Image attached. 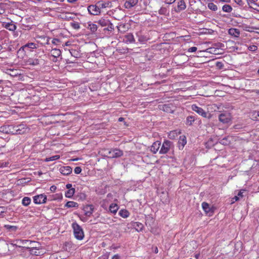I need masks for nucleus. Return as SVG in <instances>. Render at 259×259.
<instances>
[{"instance_id": "nucleus-1", "label": "nucleus", "mask_w": 259, "mask_h": 259, "mask_svg": "<svg viewBox=\"0 0 259 259\" xmlns=\"http://www.w3.org/2000/svg\"><path fill=\"white\" fill-rule=\"evenodd\" d=\"M218 114V119L221 123L227 124L231 122L232 116L229 111H219Z\"/></svg>"}, {"instance_id": "nucleus-2", "label": "nucleus", "mask_w": 259, "mask_h": 259, "mask_svg": "<svg viewBox=\"0 0 259 259\" xmlns=\"http://www.w3.org/2000/svg\"><path fill=\"white\" fill-rule=\"evenodd\" d=\"M72 227L75 238L79 240H82L84 237V232L82 228L76 222L72 224Z\"/></svg>"}, {"instance_id": "nucleus-3", "label": "nucleus", "mask_w": 259, "mask_h": 259, "mask_svg": "<svg viewBox=\"0 0 259 259\" xmlns=\"http://www.w3.org/2000/svg\"><path fill=\"white\" fill-rule=\"evenodd\" d=\"M191 109L193 111L196 112L203 117L207 118L208 119L211 118V115L210 113L205 112L202 108L198 107L196 104L192 105Z\"/></svg>"}, {"instance_id": "nucleus-4", "label": "nucleus", "mask_w": 259, "mask_h": 259, "mask_svg": "<svg viewBox=\"0 0 259 259\" xmlns=\"http://www.w3.org/2000/svg\"><path fill=\"white\" fill-rule=\"evenodd\" d=\"M123 152L119 149H111L108 150L107 156L109 158H116L122 156Z\"/></svg>"}, {"instance_id": "nucleus-5", "label": "nucleus", "mask_w": 259, "mask_h": 259, "mask_svg": "<svg viewBox=\"0 0 259 259\" xmlns=\"http://www.w3.org/2000/svg\"><path fill=\"white\" fill-rule=\"evenodd\" d=\"M27 128L26 125L20 124L18 125H14V135H22L26 133Z\"/></svg>"}, {"instance_id": "nucleus-6", "label": "nucleus", "mask_w": 259, "mask_h": 259, "mask_svg": "<svg viewBox=\"0 0 259 259\" xmlns=\"http://www.w3.org/2000/svg\"><path fill=\"white\" fill-rule=\"evenodd\" d=\"M23 244L25 245V247L30 249L34 248H39L40 244L36 241H32L28 240H24L22 241Z\"/></svg>"}, {"instance_id": "nucleus-7", "label": "nucleus", "mask_w": 259, "mask_h": 259, "mask_svg": "<svg viewBox=\"0 0 259 259\" xmlns=\"http://www.w3.org/2000/svg\"><path fill=\"white\" fill-rule=\"evenodd\" d=\"M14 125H4L0 127V132L6 134L14 135Z\"/></svg>"}, {"instance_id": "nucleus-8", "label": "nucleus", "mask_w": 259, "mask_h": 259, "mask_svg": "<svg viewBox=\"0 0 259 259\" xmlns=\"http://www.w3.org/2000/svg\"><path fill=\"white\" fill-rule=\"evenodd\" d=\"M171 142L168 140H165L163 143V144L159 151L160 154H166L169 150Z\"/></svg>"}, {"instance_id": "nucleus-9", "label": "nucleus", "mask_w": 259, "mask_h": 259, "mask_svg": "<svg viewBox=\"0 0 259 259\" xmlns=\"http://www.w3.org/2000/svg\"><path fill=\"white\" fill-rule=\"evenodd\" d=\"M47 200V196L45 194H40L33 197L34 203L39 204L45 203Z\"/></svg>"}, {"instance_id": "nucleus-10", "label": "nucleus", "mask_w": 259, "mask_h": 259, "mask_svg": "<svg viewBox=\"0 0 259 259\" xmlns=\"http://www.w3.org/2000/svg\"><path fill=\"white\" fill-rule=\"evenodd\" d=\"M37 46V44L33 43V42H30L24 45V46L22 47L18 51L17 53L18 54H20L21 53H23L24 52H25L26 50H28L29 49H36Z\"/></svg>"}, {"instance_id": "nucleus-11", "label": "nucleus", "mask_w": 259, "mask_h": 259, "mask_svg": "<svg viewBox=\"0 0 259 259\" xmlns=\"http://www.w3.org/2000/svg\"><path fill=\"white\" fill-rule=\"evenodd\" d=\"M89 13L93 15H97L100 13V8L98 5H90L88 7Z\"/></svg>"}, {"instance_id": "nucleus-12", "label": "nucleus", "mask_w": 259, "mask_h": 259, "mask_svg": "<svg viewBox=\"0 0 259 259\" xmlns=\"http://www.w3.org/2000/svg\"><path fill=\"white\" fill-rule=\"evenodd\" d=\"M139 0H126L124 4L125 8L130 9L135 7L138 4Z\"/></svg>"}, {"instance_id": "nucleus-13", "label": "nucleus", "mask_w": 259, "mask_h": 259, "mask_svg": "<svg viewBox=\"0 0 259 259\" xmlns=\"http://www.w3.org/2000/svg\"><path fill=\"white\" fill-rule=\"evenodd\" d=\"M94 206L93 205H87L83 207V211L84 212V214L86 216L90 217L94 210Z\"/></svg>"}, {"instance_id": "nucleus-14", "label": "nucleus", "mask_w": 259, "mask_h": 259, "mask_svg": "<svg viewBox=\"0 0 259 259\" xmlns=\"http://www.w3.org/2000/svg\"><path fill=\"white\" fill-rule=\"evenodd\" d=\"M176 63H178V66H181L187 61V57L184 55L177 56L175 58Z\"/></svg>"}, {"instance_id": "nucleus-15", "label": "nucleus", "mask_w": 259, "mask_h": 259, "mask_svg": "<svg viewBox=\"0 0 259 259\" xmlns=\"http://www.w3.org/2000/svg\"><path fill=\"white\" fill-rule=\"evenodd\" d=\"M202 207L203 210L206 213H212L213 212V210L212 208L210 207V205L208 203L205 202H203L202 203Z\"/></svg>"}, {"instance_id": "nucleus-16", "label": "nucleus", "mask_w": 259, "mask_h": 259, "mask_svg": "<svg viewBox=\"0 0 259 259\" xmlns=\"http://www.w3.org/2000/svg\"><path fill=\"white\" fill-rule=\"evenodd\" d=\"M72 168L69 166H62L60 168V172L63 175H69L72 172Z\"/></svg>"}, {"instance_id": "nucleus-17", "label": "nucleus", "mask_w": 259, "mask_h": 259, "mask_svg": "<svg viewBox=\"0 0 259 259\" xmlns=\"http://www.w3.org/2000/svg\"><path fill=\"white\" fill-rule=\"evenodd\" d=\"M161 145V143L159 141L154 142L151 146V151L153 153L155 154L159 150Z\"/></svg>"}, {"instance_id": "nucleus-18", "label": "nucleus", "mask_w": 259, "mask_h": 259, "mask_svg": "<svg viewBox=\"0 0 259 259\" xmlns=\"http://www.w3.org/2000/svg\"><path fill=\"white\" fill-rule=\"evenodd\" d=\"M186 8V5L184 0H181L178 3L177 9H176L177 12H180Z\"/></svg>"}, {"instance_id": "nucleus-19", "label": "nucleus", "mask_w": 259, "mask_h": 259, "mask_svg": "<svg viewBox=\"0 0 259 259\" xmlns=\"http://www.w3.org/2000/svg\"><path fill=\"white\" fill-rule=\"evenodd\" d=\"M228 33L232 36L238 37L239 36L240 32L239 29L232 28L229 29Z\"/></svg>"}, {"instance_id": "nucleus-20", "label": "nucleus", "mask_w": 259, "mask_h": 259, "mask_svg": "<svg viewBox=\"0 0 259 259\" xmlns=\"http://www.w3.org/2000/svg\"><path fill=\"white\" fill-rule=\"evenodd\" d=\"M136 36L138 38V41L140 42H145L148 39V37L144 35H143L142 32L140 31L136 33Z\"/></svg>"}, {"instance_id": "nucleus-21", "label": "nucleus", "mask_w": 259, "mask_h": 259, "mask_svg": "<svg viewBox=\"0 0 259 259\" xmlns=\"http://www.w3.org/2000/svg\"><path fill=\"white\" fill-rule=\"evenodd\" d=\"M124 41L126 42L133 43L135 41L134 35L132 33H128L124 36Z\"/></svg>"}, {"instance_id": "nucleus-22", "label": "nucleus", "mask_w": 259, "mask_h": 259, "mask_svg": "<svg viewBox=\"0 0 259 259\" xmlns=\"http://www.w3.org/2000/svg\"><path fill=\"white\" fill-rule=\"evenodd\" d=\"M21 23L22 25L25 27H29V23L32 22V18L30 17L22 18L21 20Z\"/></svg>"}, {"instance_id": "nucleus-23", "label": "nucleus", "mask_w": 259, "mask_h": 259, "mask_svg": "<svg viewBox=\"0 0 259 259\" xmlns=\"http://www.w3.org/2000/svg\"><path fill=\"white\" fill-rule=\"evenodd\" d=\"M27 63L28 65H32V66H36L37 65H39L40 64V60L38 59H31L29 58L27 61Z\"/></svg>"}, {"instance_id": "nucleus-24", "label": "nucleus", "mask_w": 259, "mask_h": 259, "mask_svg": "<svg viewBox=\"0 0 259 259\" xmlns=\"http://www.w3.org/2000/svg\"><path fill=\"white\" fill-rule=\"evenodd\" d=\"M133 226L138 232L142 231L144 228V225L139 222L134 223Z\"/></svg>"}, {"instance_id": "nucleus-25", "label": "nucleus", "mask_w": 259, "mask_h": 259, "mask_svg": "<svg viewBox=\"0 0 259 259\" xmlns=\"http://www.w3.org/2000/svg\"><path fill=\"white\" fill-rule=\"evenodd\" d=\"M111 4V3L109 1L108 2H103V1H99L97 3V5H98V7L100 9L105 8L106 7H108L109 5Z\"/></svg>"}, {"instance_id": "nucleus-26", "label": "nucleus", "mask_w": 259, "mask_h": 259, "mask_svg": "<svg viewBox=\"0 0 259 259\" xmlns=\"http://www.w3.org/2000/svg\"><path fill=\"white\" fill-rule=\"evenodd\" d=\"M118 30L120 32H124L128 29V26L126 24H121L117 26Z\"/></svg>"}, {"instance_id": "nucleus-27", "label": "nucleus", "mask_w": 259, "mask_h": 259, "mask_svg": "<svg viewBox=\"0 0 259 259\" xmlns=\"http://www.w3.org/2000/svg\"><path fill=\"white\" fill-rule=\"evenodd\" d=\"M51 53L53 57H54L55 58H57L61 55V52L59 49H53L51 50Z\"/></svg>"}, {"instance_id": "nucleus-28", "label": "nucleus", "mask_w": 259, "mask_h": 259, "mask_svg": "<svg viewBox=\"0 0 259 259\" xmlns=\"http://www.w3.org/2000/svg\"><path fill=\"white\" fill-rule=\"evenodd\" d=\"M195 120V117L192 115L188 116L186 118V124L187 125H191Z\"/></svg>"}, {"instance_id": "nucleus-29", "label": "nucleus", "mask_w": 259, "mask_h": 259, "mask_svg": "<svg viewBox=\"0 0 259 259\" xmlns=\"http://www.w3.org/2000/svg\"><path fill=\"white\" fill-rule=\"evenodd\" d=\"M87 28L90 29L93 33L95 32L97 30V26L96 24L89 22Z\"/></svg>"}, {"instance_id": "nucleus-30", "label": "nucleus", "mask_w": 259, "mask_h": 259, "mask_svg": "<svg viewBox=\"0 0 259 259\" xmlns=\"http://www.w3.org/2000/svg\"><path fill=\"white\" fill-rule=\"evenodd\" d=\"M118 209V205L115 203H112L109 206V210L110 211L113 213L115 214L117 211Z\"/></svg>"}, {"instance_id": "nucleus-31", "label": "nucleus", "mask_w": 259, "mask_h": 259, "mask_svg": "<svg viewBox=\"0 0 259 259\" xmlns=\"http://www.w3.org/2000/svg\"><path fill=\"white\" fill-rule=\"evenodd\" d=\"M78 204L74 201H68L65 205V206L67 208L78 207Z\"/></svg>"}, {"instance_id": "nucleus-32", "label": "nucleus", "mask_w": 259, "mask_h": 259, "mask_svg": "<svg viewBox=\"0 0 259 259\" xmlns=\"http://www.w3.org/2000/svg\"><path fill=\"white\" fill-rule=\"evenodd\" d=\"M186 138L185 136H181L179 141V148H180L181 146L183 148L184 146L186 144Z\"/></svg>"}, {"instance_id": "nucleus-33", "label": "nucleus", "mask_w": 259, "mask_h": 259, "mask_svg": "<svg viewBox=\"0 0 259 259\" xmlns=\"http://www.w3.org/2000/svg\"><path fill=\"white\" fill-rule=\"evenodd\" d=\"M129 212L126 209H121L119 212L120 216L123 218H126L129 215Z\"/></svg>"}, {"instance_id": "nucleus-34", "label": "nucleus", "mask_w": 259, "mask_h": 259, "mask_svg": "<svg viewBox=\"0 0 259 259\" xmlns=\"http://www.w3.org/2000/svg\"><path fill=\"white\" fill-rule=\"evenodd\" d=\"M234 2L239 6L242 8H246L247 7L246 0H234Z\"/></svg>"}, {"instance_id": "nucleus-35", "label": "nucleus", "mask_w": 259, "mask_h": 259, "mask_svg": "<svg viewBox=\"0 0 259 259\" xmlns=\"http://www.w3.org/2000/svg\"><path fill=\"white\" fill-rule=\"evenodd\" d=\"M4 228L10 231L15 232L18 228L17 226H12L9 225H5Z\"/></svg>"}, {"instance_id": "nucleus-36", "label": "nucleus", "mask_w": 259, "mask_h": 259, "mask_svg": "<svg viewBox=\"0 0 259 259\" xmlns=\"http://www.w3.org/2000/svg\"><path fill=\"white\" fill-rule=\"evenodd\" d=\"M5 28L10 31H14L16 29V26L12 23H8L5 25Z\"/></svg>"}, {"instance_id": "nucleus-37", "label": "nucleus", "mask_w": 259, "mask_h": 259, "mask_svg": "<svg viewBox=\"0 0 259 259\" xmlns=\"http://www.w3.org/2000/svg\"><path fill=\"white\" fill-rule=\"evenodd\" d=\"M31 202V199L28 197H24L22 201V204L25 206L30 204Z\"/></svg>"}, {"instance_id": "nucleus-38", "label": "nucleus", "mask_w": 259, "mask_h": 259, "mask_svg": "<svg viewBox=\"0 0 259 259\" xmlns=\"http://www.w3.org/2000/svg\"><path fill=\"white\" fill-rule=\"evenodd\" d=\"M74 193H75V189L74 188L70 189L67 191H66L65 192V195L67 198H71L73 195Z\"/></svg>"}, {"instance_id": "nucleus-39", "label": "nucleus", "mask_w": 259, "mask_h": 259, "mask_svg": "<svg viewBox=\"0 0 259 259\" xmlns=\"http://www.w3.org/2000/svg\"><path fill=\"white\" fill-rule=\"evenodd\" d=\"M168 11L166 7H162L158 10V13L160 15H166L167 14H168Z\"/></svg>"}, {"instance_id": "nucleus-40", "label": "nucleus", "mask_w": 259, "mask_h": 259, "mask_svg": "<svg viewBox=\"0 0 259 259\" xmlns=\"http://www.w3.org/2000/svg\"><path fill=\"white\" fill-rule=\"evenodd\" d=\"M222 10L225 12L230 13L232 11V8L229 5H225L223 6Z\"/></svg>"}, {"instance_id": "nucleus-41", "label": "nucleus", "mask_w": 259, "mask_h": 259, "mask_svg": "<svg viewBox=\"0 0 259 259\" xmlns=\"http://www.w3.org/2000/svg\"><path fill=\"white\" fill-rule=\"evenodd\" d=\"M59 158H60V155H56L52 156L50 157L47 158L45 159V161L47 162L51 161H54L57 159H58Z\"/></svg>"}, {"instance_id": "nucleus-42", "label": "nucleus", "mask_w": 259, "mask_h": 259, "mask_svg": "<svg viewBox=\"0 0 259 259\" xmlns=\"http://www.w3.org/2000/svg\"><path fill=\"white\" fill-rule=\"evenodd\" d=\"M208 8L213 11H216L218 9V7L216 5L212 3H209L208 4Z\"/></svg>"}, {"instance_id": "nucleus-43", "label": "nucleus", "mask_w": 259, "mask_h": 259, "mask_svg": "<svg viewBox=\"0 0 259 259\" xmlns=\"http://www.w3.org/2000/svg\"><path fill=\"white\" fill-rule=\"evenodd\" d=\"M109 20H105V19H101L99 21V23L102 26H107L109 24Z\"/></svg>"}, {"instance_id": "nucleus-44", "label": "nucleus", "mask_w": 259, "mask_h": 259, "mask_svg": "<svg viewBox=\"0 0 259 259\" xmlns=\"http://www.w3.org/2000/svg\"><path fill=\"white\" fill-rule=\"evenodd\" d=\"M252 117L254 120H259V111H253L252 113Z\"/></svg>"}, {"instance_id": "nucleus-45", "label": "nucleus", "mask_w": 259, "mask_h": 259, "mask_svg": "<svg viewBox=\"0 0 259 259\" xmlns=\"http://www.w3.org/2000/svg\"><path fill=\"white\" fill-rule=\"evenodd\" d=\"M70 25L74 29H78L80 28V25L77 22H72L70 23Z\"/></svg>"}, {"instance_id": "nucleus-46", "label": "nucleus", "mask_w": 259, "mask_h": 259, "mask_svg": "<svg viewBox=\"0 0 259 259\" xmlns=\"http://www.w3.org/2000/svg\"><path fill=\"white\" fill-rule=\"evenodd\" d=\"M38 248H34L33 249H30V253L32 254L38 255V254L39 253V252L38 251Z\"/></svg>"}, {"instance_id": "nucleus-47", "label": "nucleus", "mask_w": 259, "mask_h": 259, "mask_svg": "<svg viewBox=\"0 0 259 259\" xmlns=\"http://www.w3.org/2000/svg\"><path fill=\"white\" fill-rule=\"evenodd\" d=\"M257 0H246V5L249 6L250 8H252V6H250L251 4L256 5L255 2Z\"/></svg>"}, {"instance_id": "nucleus-48", "label": "nucleus", "mask_w": 259, "mask_h": 259, "mask_svg": "<svg viewBox=\"0 0 259 259\" xmlns=\"http://www.w3.org/2000/svg\"><path fill=\"white\" fill-rule=\"evenodd\" d=\"M107 26H108L107 30L108 31H112L114 29L113 24L111 23L110 21H109V24Z\"/></svg>"}, {"instance_id": "nucleus-49", "label": "nucleus", "mask_w": 259, "mask_h": 259, "mask_svg": "<svg viewBox=\"0 0 259 259\" xmlns=\"http://www.w3.org/2000/svg\"><path fill=\"white\" fill-rule=\"evenodd\" d=\"M163 110L165 112H170L171 110L168 105H164L163 106Z\"/></svg>"}, {"instance_id": "nucleus-50", "label": "nucleus", "mask_w": 259, "mask_h": 259, "mask_svg": "<svg viewBox=\"0 0 259 259\" xmlns=\"http://www.w3.org/2000/svg\"><path fill=\"white\" fill-rule=\"evenodd\" d=\"M248 50L250 51H255L257 50V48L256 46L252 45L248 47Z\"/></svg>"}, {"instance_id": "nucleus-51", "label": "nucleus", "mask_w": 259, "mask_h": 259, "mask_svg": "<svg viewBox=\"0 0 259 259\" xmlns=\"http://www.w3.org/2000/svg\"><path fill=\"white\" fill-rule=\"evenodd\" d=\"M81 172V168L79 166H77L74 169V172L76 174H79Z\"/></svg>"}, {"instance_id": "nucleus-52", "label": "nucleus", "mask_w": 259, "mask_h": 259, "mask_svg": "<svg viewBox=\"0 0 259 259\" xmlns=\"http://www.w3.org/2000/svg\"><path fill=\"white\" fill-rule=\"evenodd\" d=\"M9 162H0V167H5L8 166Z\"/></svg>"}, {"instance_id": "nucleus-53", "label": "nucleus", "mask_w": 259, "mask_h": 259, "mask_svg": "<svg viewBox=\"0 0 259 259\" xmlns=\"http://www.w3.org/2000/svg\"><path fill=\"white\" fill-rule=\"evenodd\" d=\"M220 143L223 145H227L228 144L227 138H225L221 140Z\"/></svg>"}, {"instance_id": "nucleus-54", "label": "nucleus", "mask_w": 259, "mask_h": 259, "mask_svg": "<svg viewBox=\"0 0 259 259\" xmlns=\"http://www.w3.org/2000/svg\"><path fill=\"white\" fill-rule=\"evenodd\" d=\"M197 47H192L191 48H190L188 49V51L189 52H196L197 51Z\"/></svg>"}, {"instance_id": "nucleus-55", "label": "nucleus", "mask_w": 259, "mask_h": 259, "mask_svg": "<svg viewBox=\"0 0 259 259\" xmlns=\"http://www.w3.org/2000/svg\"><path fill=\"white\" fill-rule=\"evenodd\" d=\"M216 66L218 67L219 69H222L224 65L222 62H217L216 63Z\"/></svg>"}, {"instance_id": "nucleus-56", "label": "nucleus", "mask_w": 259, "mask_h": 259, "mask_svg": "<svg viewBox=\"0 0 259 259\" xmlns=\"http://www.w3.org/2000/svg\"><path fill=\"white\" fill-rule=\"evenodd\" d=\"M60 41L59 39H57V38H54L52 41V42L54 44V45H57L58 43L60 42Z\"/></svg>"}, {"instance_id": "nucleus-57", "label": "nucleus", "mask_w": 259, "mask_h": 259, "mask_svg": "<svg viewBox=\"0 0 259 259\" xmlns=\"http://www.w3.org/2000/svg\"><path fill=\"white\" fill-rule=\"evenodd\" d=\"M175 1H176V0H165V3L166 4L170 5V4H173Z\"/></svg>"}, {"instance_id": "nucleus-58", "label": "nucleus", "mask_w": 259, "mask_h": 259, "mask_svg": "<svg viewBox=\"0 0 259 259\" xmlns=\"http://www.w3.org/2000/svg\"><path fill=\"white\" fill-rule=\"evenodd\" d=\"M56 189H57V187L56 186H54V185H53L51 187H50V190L53 192H54L56 190Z\"/></svg>"}, {"instance_id": "nucleus-59", "label": "nucleus", "mask_w": 259, "mask_h": 259, "mask_svg": "<svg viewBox=\"0 0 259 259\" xmlns=\"http://www.w3.org/2000/svg\"><path fill=\"white\" fill-rule=\"evenodd\" d=\"M5 212V208L4 207L0 206V215Z\"/></svg>"}, {"instance_id": "nucleus-60", "label": "nucleus", "mask_w": 259, "mask_h": 259, "mask_svg": "<svg viewBox=\"0 0 259 259\" xmlns=\"http://www.w3.org/2000/svg\"><path fill=\"white\" fill-rule=\"evenodd\" d=\"M239 199V197L238 196H234V197H233L232 198L233 201H232V203H234V200H235V201H238Z\"/></svg>"}, {"instance_id": "nucleus-61", "label": "nucleus", "mask_w": 259, "mask_h": 259, "mask_svg": "<svg viewBox=\"0 0 259 259\" xmlns=\"http://www.w3.org/2000/svg\"><path fill=\"white\" fill-rule=\"evenodd\" d=\"M66 187L67 189H68V190L70 189H72V184H67L66 185Z\"/></svg>"}, {"instance_id": "nucleus-62", "label": "nucleus", "mask_w": 259, "mask_h": 259, "mask_svg": "<svg viewBox=\"0 0 259 259\" xmlns=\"http://www.w3.org/2000/svg\"><path fill=\"white\" fill-rule=\"evenodd\" d=\"M237 196L240 198V197H243V192H242L241 191H240L238 193V195Z\"/></svg>"}, {"instance_id": "nucleus-63", "label": "nucleus", "mask_w": 259, "mask_h": 259, "mask_svg": "<svg viewBox=\"0 0 259 259\" xmlns=\"http://www.w3.org/2000/svg\"><path fill=\"white\" fill-rule=\"evenodd\" d=\"M112 259H120V256L118 254H115L112 257Z\"/></svg>"}, {"instance_id": "nucleus-64", "label": "nucleus", "mask_w": 259, "mask_h": 259, "mask_svg": "<svg viewBox=\"0 0 259 259\" xmlns=\"http://www.w3.org/2000/svg\"><path fill=\"white\" fill-rule=\"evenodd\" d=\"M154 252L155 253H157L158 252V248L157 247H155V248H154Z\"/></svg>"}]
</instances>
